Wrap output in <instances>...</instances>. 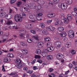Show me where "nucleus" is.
<instances>
[{
	"label": "nucleus",
	"instance_id": "nucleus-1",
	"mask_svg": "<svg viewBox=\"0 0 77 77\" xmlns=\"http://www.w3.org/2000/svg\"><path fill=\"white\" fill-rule=\"evenodd\" d=\"M58 6L60 8H61L63 10H65L67 8L68 5H65L63 4L60 3L58 4Z\"/></svg>",
	"mask_w": 77,
	"mask_h": 77
},
{
	"label": "nucleus",
	"instance_id": "nucleus-2",
	"mask_svg": "<svg viewBox=\"0 0 77 77\" xmlns=\"http://www.w3.org/2000/svg\"><path fill=\"white\" fill-rule=\"evenodd\" d=\"M54 45L56 48H60L62 47V43L60 41H57L54 42Z\"/></svg>",
	"mask_w": 77,
	"mask_h": 77
},
{
	"label": "nucleus",
	"instance_id": "nucleus-3",
	"mask_svg": "<svg viewBox=\"0 0 77 77\" xmlns=\"http://www.w3.org/2000/svg\"><path fill=\"white\" fill-rule=\"evenodd\" d=\"M68 36L70 38H73L74 37V32L72 30H70L68 32Z\"/></svg>",
	"mask_w": 77,
	"mask_h": 77
},
{
	"label": "nucleus",
	"instance_id": "nucleus-4",
	"mask_svg": "<svg viewBox=\"0 0 77 77\" xmlns=\"http://www.w3.org/2000/svg\"><path fill=\"white\" fill-rule=\"evenodd\" d=\"M47 52H48L47 49H44L43 50L42 54L43 57H46V56H47L48 55Z\"/></svg>",
	"mask_w": 77,
	"mask_h": 77
},
{
	"label": "nucleus",
	"instance_id": "nucleus-5",
	"mask_svg": "<svg viewBox=\"0 0 77 77\" xmlns=\"http://www.w3.org/2000/svg\"><path fill=\"white\" fill-rule=\"evenodd\" d=\"M42 13L37 14L36 16L37 20H41L42 19L41 18L42 17Z\"/></svg>",
	"mask_w": 77,
	"mask_h": 77
},
{
	"label": "nucleus",
	"instance_id": "nucleus-6",
	"mask_svg": "<svg viewBox=\"0 0 77 77\" xmlns=\"http://www.w3.org/2000/svg\"><path fill=\"white\" fill-rule=\"evenodd\" d=\"M6 13L5 12H3L0 13V17L1 18H4L6 17Z\"/></svg>",
	"mask_w": 77,
	"mask_h": 77
},
{
	"label": "nucleus",
	"instance_id": "nucleus-7",
	"mask_svg": "<svg viewBox=\"0 0 77 77\" xmlns=\"http://www.w3.org/2000/svg\"><path fill=\"white\" fill-rule=\"evenodd\" d=\"M57 59L61 60L63 58V55L60 54H58L57 55Z\"/></svg>",
	"mask_w": 77,
	"mask_h": 77
},
{
	"label": "nucleus",
	"instance_id": "nucleus-8",
	"mask_svg": "<svg viewBox=\"0 0 77 77\" xmlns=\"http://www.w3.org/2000/svg\"><path fill=\"white\" fill-rule=\"evenodd\" d=\"M54 50V48L53 46H51L48 48L46 50L48 52H51V51H53Z\"/></svg>",
	"mask_w": 77,
	"mask_h": 77
},
{
	"label": "nucleus",
	"instance_id": "nucleus-9",
	"mask_svg": "<svg viewBox=\"0 0 77 77\" xmlns=\"http://www.w3.org/2000/svg\"><path fill=\"white\" fill-rule=\"evenodd\" d=\"M44 44V43L42 42H40L37 44V47L38 48H41L42 47V46H43Z\"/></svg>",
	"mask_w": 77,
	"mask_h": 77
},
{
	"label": "nucleus",
	"instance_id": "nucleus-10",
	"mask_svg": "<svg viewBox=\"0 0 77 77\" xmlns=\"http://www.w3.org/2000/svg\"><path fill=\"white\" fill-rule=\"evenodd\" d=\"M16 67L18 68V69H20L21 68H23V63L19 64L16 65Z\"/></svg>",
	"mask_w": 77,
	"mask_h": 77
},
{
	"label": "nucleus",
	"instance_id": "nucleus-11",
	"mask_svg": "<svg viewBox=\"0 0 77 77\" xmlns=\"http://www.w3.org/2000/svg\"><path fill=\"white\" fill-rule=\"evenodd\" d=\"M13 24H15V23H12V21L11 20H8L7 22V25H11V24L12 26H15V25Z\"/></svg>",
	"mask_w": 77,
	"mask_h": 77
},
{
	"label": "nucleus",
	"instance_id": "nucleus-12",
	"mask_svg": "<svg viewBox=\"0 0 77 77\" xmlns=\"http://www.w3.org/2000/svg\"><path fill=\"white\" fill-rule=\"evenodd\" d=\"M11 61V59L8 57H6L4 59V62L7 63V62H9Z\"/></svg>",
	"mask_w": 77,
	"mask_h": 77
},
{
	"label": "nucleus",
	"instance_id": "nucleus-13",
	"mask_svg": "<svg viewBox=\"0 0 77 77\" xmlns=\"http://www.w3.org/2000/svg\"><path fill=\"white\" fill-rule=\"evenodd\" d=\"M6 17L7 20H10L12 18V15L11 14H8L7 15Z\"/></svg>",
	"mask_w": 77,
	"mask_h": 77
},
{
	"label": "nucleus",
	"instance_id": "nucleus-14",
	"mask_svg": "<svg viewBox=\"0 0 77 77\" xmlns=\"http://www.w3.org/2000/svg\"><path fill=\"white\" fill-rule=\"evenodd\" d=\"M46 28L48 29H50L51 31H54V30H55V28L52 26H49L48 27H47Z\"/></svg>",
	"mask_w": 77,
	"mask_h": 77
},
{
	"label": "nucleus",
	"instance_id": "nucleus-15",
	"mask_svg": "<svg viewBox=\"0 0 77 77\" xmlns=\"http://www.w3.org/2000/svg\"><path fill=\"white\" fill-rule=\"evenodd\" d=\"M32 24H27L25 26V27L26 29H32Z\"/></svg>",
	"mask_w": 77,
	"mask_h": 77
},
{
	"label": "nucleus",
	"instance_id": "nucleus-16",
	"mask_svg": "<svg viewBox=\"0 0 77 77\" xmlns=\"http://www.w3.org/2000/svg\"><path fill=\"white\" fill-rule=\"evenodd\" d=\"M60 35L61 37H63L64 38V37H66V33L65 32H63V33H60Z\"/></svg>",
	"mask_w": 77,
	"mask_h": 77
},
{
	"label": "nucleus",
	"instance_id": "nucleus-17",
	"mask_svg": "<svg viewBox=\"0 0 77 77\" xmlns=\"http://www.w3.org/2000/svg\"><path fill=\"white\" fill-rule=\"evenodd\" d=\"M64 23H65L68 24L69 22V20L67 18H64L63 19Z\"/></svg>",
	"mask_w": 77,
	"mask_h": 77
},
{
	"label": "nucleus",
	"instance_id": "nucleus-18",
	"mask_svg": "<svg viewBox=\"0 0 77 77\" xmlns=\"http://www.w3.org/2000/svg\"><path fill=\"white\" fill-rule=\"evenodd\" d=\"M15 63H18V64H21L23 63H22L21 60L20 59H17L16 60Z\"/></svg>",
	"mask_w": 77,
	"mask_h": 77
},
{
	"label": "nucleus",
	"instance_id": "nucleus-19",
	"mask_svg": "<svg viewBox=\"0 0 77 77\" xmlns=\"http://www.w3.org/2000/svg\"><path fill=\"white\" fill-rule=\"evenodd\" d=\"M67 19H68L69 20H70V21L72 20V17L71 14L68 15L67 16Z\"/></svg>",
	"mask_w": 77,
	"mask_h": 77
},
{
	"label": "nucleus",
	"instance_id": "nucleus-20",
	"mask_svg": "<svg viewBox=\"0 0 77 77\" xmlns=\"http://www.w3.org/2000/svg\"><path fill=\"white\" fill-rule=\"evenodd\" d=\"M42 33L43 35H47L48 33V31L46 29H43L42 31Z\"/></svg>",
	"mask_w": 77,
	"mask_h": 77
},
{
	"label": "nucleus",
	"instance_id": "nucleus-21",
	"mask_svg": "<svg viewBox=\"0 0 77 77\" xmlns=\"http://www.w3.org/2000/svg\"><path fill=\"white\" fill-rule=\"evenodd\" d=\"M58 30L59 32H61L63 31L64 29H63V28L62 27H60L58 28Z\"/></svg>",
	"mask_w": 77,
	"mask_h": 77
},
{
	"label": "nucleus",
	"instance_id": "nucleus-22",
	"mask_svg": "<svg viewBox=\"0 0 77 77\" xmlns=\"http://www.w3.org/2000/svg\"><path fill=\"white\" fill-rule=\"evenodd\" d=\"M29 18H30V19L33 20L34 19H35V18H36V17L35 15L33 16V15H31L30 16Z\"/></svg>",
	"mask_w": 77,
	"mask_h": 77
},
{
	"label": "nucleus",
	"instance_id": "nucleus-23",
	"mask_svg": "<svg viewBox=\"0 0 77 77\" xmlns=\"http://www.w3.org/2000/svg\"><path fill=\"white\" fill-rule=\"evenodd\" d=\"M72 0H69L67 3H65L66 5H67L68 6V5H71V4H72Z\"/></svg>",
	"mask_w": 77,
	"mask_h": 77
},
{
	"label": "nucleus",
	"instance_id": "nucleus-24",
	"mask_svg": "<svg viewBox=\"0 0 77 77\" xmlns=\"http://www.w3.org/2000/svg\"><path fill=\"white\" fill-rule=\"evenodd\" d=\"M36 52L37 54H40L41 53V50L39 49H37L36 50Z\"/></svg>",
	"mask_w": 77,
	"mask_h": 77
},
{
	"label": "nucleus",
	"instance_id": "nucleus-25",
	"mask_svg": "<svg viewBox=\"0 0 77 77\" xmlns=\"http://www.w3.org/2000/svg\"><path fill=\"white\" fill-rule=\"evenodd\" d=\"M20 18L21 19L23 18L22 17L26 16V14H25V13H23V12H22L21 13H20Z\"/></svg>",
	"mask_w": 77,
	"mask_h": 77
},
{
	"label": "nucleus",
	"instance_id": "nucleus-26",
	"mask_svg": "<svg viewBox=\"0 0 77 77\" xmlns=\"http://www.w3.org/2000/svg\"><path fill=\"white\" fill-rule=\"evenodd\" d=\"M20 45H21L23 46V47L27 46V44L26 43H23V42H21Z\"/></svg>",
	"mask_w": 77,
	"mask_h": 77
},
{
	"label": "nucleus",
	"instance_id": "nucleus-27",
	"mask_svg": "<svg viewBox=\"0 0 77 77\" xmlns=\"http://www.w3.org/2000/svg\"><path fill=\"white\" fill-rule=\"evenodd\" d=\"M20 11H27V9H26V7H23L22 8H20Z\"/></svg>",
	"mask_w": 77,
	"mask_h": 77
},
{
	"label": "nucleus",
	"instance_id": "nucleus-28",
	"mask_svg": "<svg viewBox=\"0 0 77 77\" xmlns=\"http://www.w3.org/2000/svg\"><path fill=\"white\" fill-rule=\"evenodd\" d=\"M29 7L30 9H35L36 8V5H31L30 6H29Z\"/></svg>",
	"mask_w": 77,
	"mask_h": 77
},
{
	"label": "nucleus",
	"instance_id": "nucleus-29",
	"mask_svg": "<svg viewBox=\"0 0 77 77\" xmlns=\"http://www.w3.org/2000/svg\"><path fill=\"white\" fill-rule=\"evenodd\" d=\"M27 42L29 43H32V42H33V39L32 38H29L27 39Z\"/></svg>",
	"mask_w": 77,
	"mask_h": 77
},
{
	"label": "nucleus",
	"instance_id": "nucleus-30",
	"mask_svg": "<svg viewBox=\"0 0 77 77\" xmlns=\"http://www.w3.org/2000/svg\"><path fill=\"white\" fill-rule=\"evenodd\" d=\"M57 24H56V25H57L58 26L59 25H60V26H63V23L62 21H60L58 23H57Z\"/></svg>",
	"mask_w": 77,
	"mask_h": 77
},
{
	"label": "nucleus",
	"instance_id": "nucleus-31",
	"mask_svg": "<svg viewBox=\"0 0 77 77\" xmlns=\"http://www.w3.org/2000/svg\"><path fill=\"white\" fill-rule=\"evenodd\" d=\"M47 59L49 60H51L53 59V56L51 55H49L47 57Z\"/></svg>",
	"mask_w": 77,
	"mask_h": 77
},
{
	"label": "nucleus",
	"instance_id": "nucleus-32",
	"mask_svg": "<svg viewBox=\"0 0 77 77\" xmlns=\"http://www.w3.org/2000/svg\"><path fill=\"white\" fill-rule=\"evenodd\" d=\"M14 20L17 22H18V21H20V22H21V21H22V20H20V19H19V18H14Z\"/></svg>",
	"mask_w": 77,
	"mask_h": 77
},
{
	"label": "nucleus",
	"instance_id": "nucleus-33",
	"mask_svg": "<svg viewBox=\"0 0 77 77\" xmlns=\"http://www.w3.org/2000/svg\"><path fill=\"white\" fill-rule=\"evenodd\" d=\"M70 44H71V43H68L65 45V46L66 47L68 48L70 47V45H69Z\"/></svg>",
	"mask_w": 77,
	"mask_h": 77
},
{
	"label": "nucleus",
	"instance_id": "nucleus-34",
	"mask_svg": "<svg viewBox=\"0 0 77 77\" xmlns=\"http://www.w3.org/2000/svg\"><path fill=\"white\" fill-rule=\"evenodd\" d=\"M13 25H14V26H12L13 29H17V25L16 23H13Z\"/></svg>",
	"mask_w": 77,
	"mask_h": 77
},
{
	"label": "nucleus",
	"instance_id": "nucleus-35",
	"mask_svg": "<svg viewBox=\"0 0 77 77\" xmlns=\"http://www.w3.org/2000/svg\"><path fill=\"white\" fill-rule=\"evenodd\" d=\"M53 2L55 4H57L59 2V0H53Z\"/></svg>",
	"mask_w": 77,
	"mask_h": 77
},
{
	"label": "nucleus",
	"instance_id": "nucleus-36",
	"mask_svg": "<svg viewBox=\"0 0 77 77\" xmlns=\"http://www.w3.org/2000/svg\"><path fill=\"white\" fill-rule=\"evenodd\" d=\"M40 26H41V27L43 28H44V27H45V24H44V23H40Z\"/></svg>",
	"mask_w": 77,
	"mask_h": 77
},
{
	"label": "nucleus",
	"instance_id": "nucleus-37",
	"mask_svg": "<svg viewBox=\"0 0 77 77\" xmlns=\"http://www.w3.org/2000/svg\"><path fill=\"white\" fill-rule=\"evenodd\" d=\"M21 18V17L19 14H17L15 15L14 18Z\"/></svg>",
	"mask_w": 77,
	"mask_h": 77
},
{
	"label": "nucleus",
	"instance_id": "nucleus-38",
	"mask_svg": "<svg viewBox=\"0 0 77 77\" xmlns=\"http://www.w3.org/2000/svg\"><path fill=\"white\" fill-rule=\"evenodd\" d=\"M22 51L24 54H27V51L26 50L24 49L22 50Z\"/></svg>",
	"mask_w": 77,
	"mask_h": 77
},
{
	"label": "nucleus",
	"instance_id": "nucleus-39",
	"mask_svg": "<svg viewBox=\"0 0 77 77\" xmlns=\"http://www.w3.org/2000/svg\"><path fill=\"white\" fill-rule=\"evenodd\" d=\"M44 40L45 41H46L49 42V41H50V38L47 37L44 38Z\"/></svg>",
	"mask_w": 77,
	"mask_h": 77
},
{
	"label": "nucleus",
	"instance_id": "nucleus-40",
	"mask_svg": "<svg viewBox=\"0 0 77 77\" xmlns=\"http://www.w3.org/2000/svg\"><path fill=\"white\" fill-rule=\"evenodd\" d=\"M35 59H40L41 58V56L39 55H35Z\"/></svg>",
	"mask_w": 77,
	"mask_h": 77
},
{
	"label": "nucleus",
	"instance_id": "nucleus-41",
	"mask_svg": "<svg viewBox=\"0 0 77 77\" xmlns=\"http://www.w3.org/2000/svg\"><path fill=\"white\" fill-rule=\"evenodd\" d=\"M34 38L36 39V41H39V37L38 35H35L34 36Z\"/></svg>",
	"mask_w": 77,
	"mask_h": 77
},
{
	"label": "nucleus",
	"instance_id": "nucleus-42",
	"mask_svg": "<svg viewBox=\"0 0 77 77\" xmlns=\"http://www.w3.org/2000/svg\"><path fill=\"white\" fill-rule=\"evenodd\" d=\"M21 4H22V3H21V2H18L17 3V6L19 7Z\"/></svg>",
	"mask_w": 77,
	"mask_h": 77
},
{
	"label": "nucleus",
	"instance_id": "nucleus-43",
	"mask_svg": "<svg viewBox=\"0 0 77 77\" xmlns=\"http://www.w3.org/2000/svg\"><path fill=\"white\" fill-rule=\"evenodd\" d=\"M30 32H31V33H33V34H36V31H35L34 30H31L30 31Z\"/></svg>",
	"mask_w": 77,
	"mask_h": 77
},
{
	"label": "nucleus",
	"instance_id": "nucleus-44",
	"mask_svg": "<svg viewBox=\"0 0 77 77\" xmlns=\"http://www.w3.org/2000/svg\"><path fill=\"white\" fill-rule=\"evenodd\" d=\"M61 50L63 51H66V48H65L64 47H63L61 48Z\"/></svg>",
	"mask_w": 77,
	"mask_h": 77
},
{
	"label": "nucleus",
	"instance_id": "nucleus-45",
	"mask_svg": "<svg viewBox=\"0 0 77 77\" xmlns=\"http://www.w3.org/2000/svg\"><path fill=\"white\" fill-rule=\"evenodd\" d=\"M51 45H52L51 43L49 42L47 43V44H46V45L47 47L48 46V45H49V46H51Z\"/></svg>",
	"mask_w": 77,
	"mask_h": 77
},
{
	"label": "nucleus",
	"instance_id": "nucleus-46",
	"mask_svg": "<svg viewBox=\"0 0 77 77\" xmlns=\"http://www.w3.org/2000/svg\"><path fill=\"white\" fill-rule=\"evenodd\" d=\"M53 21V20H48L47 21V23H48V24H50L51 22H52V21Z\"/></svg>",
	"mask_w": 77,
	"mask_h": 77
},
{
	"label": "nucleus",
	"instance_id": "nucleus-47",
	"mask_svg": "<svg viewBox=\"0 0 77 77\" xmlns=\"http://www.w3.org/2000/svg\"><path fill=\"white\" fill-rule=\"evenodd\" d=\"M16 1V0H11V5H12V4H13V3H15Z\"/></svg>",
	"mask_w": 77,
	"mask_h": 77
},
{
	"label": "nucleus",
	"instance_id": "nucleus-48",
	"mask_svg": "<svg viewBox=\"0 0 77 77\" xmlns=\"http://www.w3.org/2000/svg\"><path fill=\"white\" fill-rule=\"evenodd\" d=\"M47 16L48 17H49V18H51V17H53V16H51V14H47Z\"/></svg>",
	"mask_w": 77,
	"mask_h": 77
},
{
	"label": "nucleus",
	"instance_id": "nucleus-49",
	"mask_svg": "<svg viewBox=\"0 0 77 77\" xmlns=\"http://www.w3.org/2000/svg\"><path fill=\"white\" fill-rule=\"evenodd\" d=\"M53 71H54V69L53 68H50L49 69V72H51Z\"/></svg>",
	"mask_w": 77,
	"mask_h": 77
},
{
	"label": "nucleus",
	"instance_id": "nucleus-50",
	"mask_svg": "<svg viewBox=\"0 0 77 77\" xmlns=\"http://www.w3.org/2000/svg\"><path fill=\"white\" fill-rule=\"evenodd\" d=\"M24 35H25V34L23 33H21L20 35H19L20 36L21 38H22V37H23V36H24Z\"/></svg>",
	"mask_w": 77,
	"mask_h": 77
},
{
	"label": "nucleus",
	"instance_id": "nucleus-51",
	"mask_svg": "<svg viewBox=\"0 0 77 77\" xmlns=\"http://www.w3.org/2000/svg\"><path fill=\"white\" fill-rule=\"evenodd\" d=\"M71 53H72V54H75V51L74 50H72L71 51Z\"/></svg>",
	"mask_w": 77,
	"mask_h": 77
},
{
	"label": "nucleus",
	"instance_id": "nucleus-52",
	"mask_svg": "<svg viewBox=\"0 0 77 77\" xmlns=\"http://www.w3.org/2000/svg\"><path fill=\"white\" fill-rule=\"evenodd\" d=\"M33 20H32V23H36V20H37L36 18Z\"/></svg>",
	"mask_w": 77,
	"mask_h": 77
},
{
	"label": "nucleus",
	"instance_id": "nucleus-53",
	"mask_svg": "<svg viewBox=\"0 0 77 77\" xmlns=\"http://www.w3.org/2000/svg\"><path fill=\"white\" fill-rule=\"evenodd\" d=\"M33 72V71H31V70L27 71V73H29V74H32V73Z\"/></svg>",
	"mask_w": 77,
	"mask_h": 77
},
{
	"label": "nucleus",
	"instance_id": "nucleus-54",
	"mask_svg": "<svg viewBox=\"0 0 77 77\" xmlns=\"http://www.w3.org/2000/svg\"><path fill=\"white\" fill-rule=\"evenodd\" d=\"M2 70L3 72H5V71L6 70H5V66H4L3 65L2 66Z\"/></svg>",
	"mask_w": 77,
	"mask_h": 77
},
{
	"label": "nucleus",
	"instance_id": "nucleus-55",
	"mask_svg": "<svg viewBox=\"0 0 77 77\" xmlns=\"http://www.w3.org/2000/svg\"><path fill=\"white\" fill-rule=\"evenodd\" d=\"M26 9L27 10V9H29V8H30V6H29V5H26Z\"/></svg>",
	"mask_w": 77,
	"mask_h": 77
},
{
	"label": "nucleus",
	"instance_id": "nucleus-56",
	"mask_svg": "<svg viewBox=\"0 0 77 77\" xmlns=\"http://www.w3.org/2000/svg\"><path fill=\"white\" fill-rule=\"evenodd\" d=\"M33 68L34 70H36V69H38L36 66H34L33 67Z\"/></svg>",
	"mask_w": 77,
	"mask_h": 77
},
{
	"label": "nucleus",
	"instance_id": "nucleus-57",
	"mask_svg": "<svg viewBox=\"0 0 77 77\" xmlns=\"http://www.w3.org/2000/svg\"><path fill=\"white\" fill-rule=\"evenodd\" d=\"M3 8L2 7H0V12H3Z\"/></svg>",
	"mask_w": 77,
	"mask_h": 77
},
{
	"label": "nucleus",
	"instance_id": "nucleus-58",
	"mask_svg": "<svg viewBox=\"0 0 77 77\" xmlns=\"http://www.w3.org/2000/svg\"><path fill=\"white\" fill-rule=\"evenodd\" d=\"M3 34V32L1 31V29L0 28V35H2Z\"/></svg>",
	"mask_w": 77,
	"mask_h": 77
},
{
	"label": "nucleus",
	"instance_id": "nucleus-59",
	"mask_svg": "<svg viewBox=\"0 0 77 77\" xmlns=\"http://www.w3.org/2000/svg\"><path fill=\"white\" fill-rule=\"evenodd\" d=\"M37 62H38L39 63H42V60L40 59V60H38L37 61Z\"/></svg>",
	"mask_w": 77,
	"mask_h": 77
},
{
	"label": "nucleus",
	"instance_id": "nucleus-60",
	"mask_svg": "<svg viewBox=\"0 0 77 77\" xmlns=\"http://www.w3.org/2000/svg\"><path fill=\"white\" fill-rule=\"evenodd\" d=\"M22 33H23V34H25L26 33V30H22Z\"/></svg>",
	"mask_w": 77,
	"mask_h": 77
},
{
	"label": "nucleus",
	"instance_id": "nucleus-61",
	"mask_svg": "<svg viewBox=\"0 0 77 77\" xmlns=\"http://www.w3.org/2000/svg\"><path fill=\"white\" fill-rule=\"evenodd\" d=\"M37 9H41V6L38 5V6L37 7Z\"/></svg>",
	"mask_w": 77,
	"mask_h": 77
},
{
	"label": "nucleus",
	"instance_id": "nucleus-62",
	"mask_svg": "<svg viewBox=\"0 0 77 77\" xmlns=\"http://www.w3.org/2000/svg\"><path fill=\"white\" fill-rule=\"evenodd\" d=\"M69 66L70 68H72V65L71 64V63H70L69 65Z\"/></svg>",
	"mask_w": 77,
	"mask_h": 77
},
{
	"label": "nucleus",
	"instance_id": "nucleus-63",
	"mask_svg": "<svg viewBox=\"0 0 77 77\" xmlns=\"http://www.w3.org/2000/svg\"><path fill=\"white\" fill-rule=\"evenodd\" d=\"M51 75L52 77H56V76H55V74H54L52 73Z\"/></svg>",
	"mask_w": 77,
	"mask_h": 77
},
{
	"label": "nucleus",
	"instance_id": "nucleus-64",
	"mask_svg": "<svg viewBox=\"0 0 77 77\" xmlns=\"http://www.w3.org/2000/svg\"><path fill=\"white\" fill-rule=\"evenodd\" d=\"M35 62H36V59H35L33 60V62L32 63H35Z\"/></svg>",
	"mask_w": 77,
	"mask_h": 77
}]
</instances>
